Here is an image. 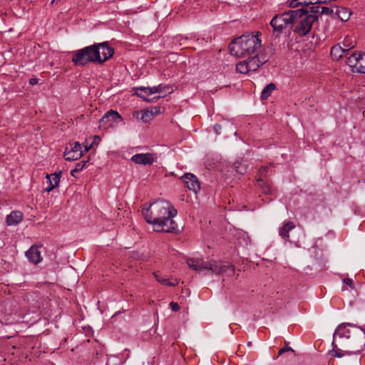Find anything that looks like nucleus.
<instances>
[{
  "instance_id": "7ed1b4c3",
  "label": "nucleus",
  "mask_w": 365,
  "mask_h": 365,
  "mask_svg": "<svg viewBox=\"0 0 365 365\" xmlns=\"http://www.w3.org/2000/svg\"><path fill=\"white\" fill-rule=\"evenodd\" d=\"M114 49L108 41L94 43L73 52L72 63L75 66H83L88 63L101 64L111 58Z\"/></svg>"
},
{
  "instance_id": "4be33fe9",
  "label": "nucleus",
  "mask_w": 365,
  "mask_h": 365,
  "mask_svg": "<svg viewBox=\"0 0 365 365\" xmlns=\"http://www.w3.org/2000/svg\"><path fill=\"white\" fill-rule=\"evenodd\" d=\"M151 93H159V96H163V97L167 93H170L173 92V88L169 85H163V84H159L158 86H155L150 88Z\"/></svg>"
},
{
  "instance_id": "f3484780",
  "label": "nucleus",
  "mask_w": 365,
  "mask_h": 365,
  "mask_svg": "<svg viewBox=\"0 0 365 365\" xmlns=\"http://www.w3.org/2000/svg\"><path fill=\"white\" fill-rule=\"evenodd\" d=\"M61 175V171L59 173H54L51 174H47L46 175V183L48 185V187L43 190L45 192H50L54 188L58 186Z\"/></svg>"
},
{
  "instance_id": "39448f33",
  "label": "nucleus",
  "mask_w": 365,
  "mask_h": 365,
  "mask_svg": "<svg viewBox=\"0 0 365 365\" xmlns=\"http://www.w3.org/2000/svg\"><path fill=\"white\" fill-rule=\"evenodd\" d=\"M187 265L197 272L207 269L212 274L217 275L227 274L232 275L235 273L234 266L231 264H222L221 262H207L203 261L201 258H190L187 260Z\"/></svg>"
},
{
  "instance_id": "ea45409f",
  "label": "nucleus",
  "mask_w": 365,
  "mask_h": 365,
  "mask_svg": "<svg viewBox=\"0 0 365 365\" xmlns=\"http://www.w3.org/2000/svg\"><path fill=\"white\" fill-rule=\"evenodd\" d=\"M251 344H252V343L250 341V342H248V344H248V346H251Z\"/></svg>"
},
{
  "instance_id": "bb28decb",
  "label": "nucleus",
  "mask_w": 365,
  "mask_h": 365,
  "mask_svg": "<svg viewBox=\"0 0 365 365\" xmlns=\"http://www.w3.org/2000/svg\"><path fill=\"white\" fill-rule=\"evenodd\" d=\"M342 44H343V46H342L343 49H344L346 51H348L350 49H351V48L355 47L356 43L351 38L346 37L343 41Z\"/></svg>"
},
{
  "instance_id": "2f4dec72",
  "label": "nucleus",
  "mask_w": 365,
  "mask_h": 365,
  "mask_svg": "<svg viewBox=\"0 0 365 365\" xmlns=\"http://www.w3.org/2000/svg\"><path fill=\"white\" fill-rule=\"evenodd\" d=\"M287 351L294 352V350L290 346L286 345L284 347L279 349L278 356Z\"/></svg>"
},
{
  "instance_id": "393cba45",
  "label": "nucleus",
  "mask_w": 365,
  "mask_h": 365,
  "mask_svg": "<svg viewBox=\"0 0 365 365\" xmlns=\"http://www.w3.org/2000/svg\"><path fill=\"white\" fill-rule=\"evenodd\" d=\"M347 51L343 49V47L341 45L338 44L331 48V56L334 59H339Z\"/></svg>"
},
{
  "instance_id": "f257e3e1",
  "label": "nucleus",
  "mask_w": 365,
  "mask_h": 365,
  "mask_svg": "<svg viewBox=\"0 0 365 365\" xmlns=\"http://www.w3.org/2000/svg\"><path fill=\"white\" fill-rule=\"evenodd\" d=\"M331 356L341 358L346 354H359L365 348V324L358 326L352 323L339 324L332 340Z\"/></svg>"
},
{
  "instance_id": "72a5a7b5",
  "label": "nucleus",
  "mask_w": 365,
  "mask_h": 365,
  "mask_svg": "<svg viewBox=\"0 0 365 365\" xmlns=\"http://www.w3.org/2000/svg\"><path fill=\"white\" fill-rule=\"evenodd\" d=\"M170 307H171L172 310L174 312H178L180 309V306L178 303L171 302L170 303Z\"/></svg>"
},
{
  "instance_id": "9b49d317",
  "label": "nucleus",
  "mask_w": 365,
  "mask_h": 365,
  "mask_svg": "<svg viewBox=\"0 0 365 365\" xmlns=\"http://www.w3.org/2000/svg\"><path fill=\"white\" fill-rule=\"evenodd\" d=\"M268 169L269 166L261 167L259 170V177L257 180V185L260 187L262 191L265 194L272 193L271 185L265 179Z\"/></svg>"
},
{
  "instance_id": "6e6552de",
  "label": "nucleus",
  "mask_w": 365,
  "mask_h": 365,
  "mask_svg": "<svg viewBox=\"0 0 365 365\" xmlns=\"http://www.w3.org/2000/svg\"><path fill=\"white\" fill-rule=\"evenodd\" d=\"M346 64L352 72L365 73V53H354L347 58Z\"/></svg>"
},
{
  "instance_id": "4468645a",
  "label": "nucleus",
  "mask_w": 365,
  "mask_h": 365,
  "mask_svg": "<svg viewBox=\"0 0 365 365\" xmlns=\"http://www.w3.org/2000/svg\"><path fill=\"white\" fill-rule=\"evenodd\" d=\"M246 61L247 67L250 71H255L259 66L263 65L268 61V57L262 54L260 56L258 54L255 55L253 57H249Z\"/></svg>"
},
{
  "instance_id": "1a4fd4ad",
  "label": "nucleus",
  "mask_w": 365,
  "mask_h": 365,
  "mask_svg": "<svg viewBox=\"0 0 365 365\" xmlns=\"http://www.w3.org/2000/svg\"><path fill=\"white\" fill-rule=\"evenodd\" d=\"M64 158L67 161H73L79 159L83 155V149L78 142L70 143L66 148Z\"/></svg>"
},
{
  "instance_id": "20e7f679",
  "label": "nucleus",
  "mask_w": 365,
  "mask_h": 365,
  "mask_svg": "<svg viewBox=\"0 0 365 365\" xmlns=\"http://www.w3.org/2000/svg\"><path fill=\"white\" fill-rule=\"evenodd\" d=\"M260 33L257 34L247 33L235 38L229 46L231 55L237 57H245L255 54L261 47V39L259 36Z\"/></svg>"
},
{
  "instance_id": "473e14b6",
  "label": "nucleus",
  "mask_w": 365,
  "mask_h": 365,
  "mask_svg": "<svg viewBox=\"0 0 365 365\" xmlns=\"http://www.w3.org/2000/svg\"><path fill=\"white\" fill-rule=\"evenodd\" d=\"M344 283L347 284L348 286L350 287L351 289H354V284L353 283V281L350 278H345L344 280H343Z\"/></svg>"
},
{
  "instance_id": "7c9ffc66",
  "label": "nucleus",
  "mask_w": 365,
  "mask_h": 365,
  "mask_svg": "<svg viewBox=\"0 0 365 365\" xmlns=\"http://www.w3.org/2000/svg\"><path fill=\"white\" fill-rule=\"evenodd\" d=\"M333 13V9L321 6L320 14L332 15Z\"/></svg>"
},
{
  "instance_id": "f704fd0d",
  "label": "nucleus",
  "mask_w": 365,
  "mask_h": 365,
  "mask_svg": "<svg viewBox=\"0 0 365 365\" xmlns=\"http://www.w3.org/2000/svg\"><path fill=\"white\" fill-rule=\"evenodd\" d=\"M331 1L332 0H314L313 4H317L322 6V4L330 3Z\"/></svg>"
},
{
  "instance_id": "58836bf2",
  "label": "nucleus",
  "mask_w": 365,
  "mask_h": 365,
  "mask_svg": "<svg viewBox=\"0 0 365 365\" xmlns=\"http://www.w3.org/2000/svg\"><path fill=\"white\" fill-rule=\"evenodd\" d=\"M160 112V108H155V111L154 113H159Z\"/></svg>"
},
{
  "instance_id": "e433bc0d",
  "label": "nucleus",
  "mask_w": 365,
  "mask_h": 365,
  "mask_svg": "<svg viewBox=\"0 0 365 365\" xmlns=\"http://www.w3.org/2000/svg\"><path fill=\"white\" fill-rule=\"evenodd\" d=\"M38 82V79L36 78H32L29 80V83L32 86L36 85Z\"/></svg>"
},
{
  "instance_id": "9d476101",
  "label": "nucleus",
  "mask_w": 365,
  "mask_h": 365,
  "mask_svg": "<svg viewBox=\"0 0 365 365\" xmlns=\"http://www.w3.org/2000/svg\"><path fill=\"white\" fill-rule=\"evenodd\" d=\"M122 121V118L117 111L110 110L100 120V127L108 128L116 125Z\"/></svg>"
},
{
  "instance_id": "412c9836",
  "label": "nucleus",
  "mask_w": 365,
  "mask_h": 365,
  "mask_svg": "<svg viewBox=\"0 0 365 365\" xmlns=\"http://www.w3.org/2000/svg\"><path fill=\"white\" fill-rule=\"evenodd\" d=\"M23 219V213L21 211H12L6 217L8 225H16Z\"/></svg>"
},
{
  "instance_id": "423d86ee",
  "label": "nucleus",
  "mask_w": 365,
  "mask_h": 365,
  "mask_svg": "<svg viewBox=\"0 0 365 365\" xmlns=\"http://www.w3.org/2000/svg\"><path fill=\"white\" fill-rule=\"evenodd\" d=\"M299 10H289L282 14H276L271 20L270 25L274 32L281 34L284 29L293 28L296 15Z\"/></svg>"
},
{
  "instance_id": "4c0bfd02",
  "label": "nucleus",
  "mask_w": 365,
  "mask_h": 365,
  "mask_svg": "<svg viewBox=\"0 0 365 365\" xmlns=\"http://www.w3.org/2000/svg\"><path fill=\"white\" fill-rule=\"evenodd\" d=\"M91 145L89 146L86 145L84 149L83 150V155L85 154L86 153H87L91 149Z\"/></svg>"
},
{
  "instance_id": "ddd939ff",
  "label": "nucleus",
  "mask_w": 365,
  "mask_h": 365,
  "mask_svg": "<svg viewBox=\"0 0 365 365\" xmlns=\"http://www.w3.org/2000/svg\"><path fill=\"white\" fill-rule=\"evenodd\" d=\"M186 187L194 192H197L200 189V182L197 178L192 173H185L181 178Z\"/></svg>"
},
{
  "instance_id": "5701e85b",
  "label": "nucleus",
  "mask_w": 365,
  "mask_h": 365,
  "mask_svg": "<svg viewBox=\"0 0 365 365\" xmlns=\"http://www.w3.org/2000/svg\"><path fill=\"white\" fill-rule=\"evenodd\" d=\"M153 274H154V277H155L156 280L159 283H160L163 285L169 286V287H174L178 284V282L177 279H175L174 282H171L168 279L164 278L158 272H155L153 273Z\"/></svg>"
},
{
  "instance_id": "a211bd4d",
  "label": "nucleus",
  "mask_w": 365,
  "mask_h": 365,
  "mask_svg": "<svg viewBox=\"0 0 365 365\" xmlns=\"http://www.w3.org/2000/svg\"><path fill=\"white\" fill-rule=\"evenodd\" d=\"M151 87H145V86H140L139 88H137V91L135 92V95L141 98H143L144 101L148 102H153L156 99H159L160 98H163V96H155L153 98H150L149 96L150 95L154 94L153 93L150 92Z\"/></svg>"
},
{
  "instance_id": "b1692460",
  "label": "nucleus",
  "mask_w": 365,
  "mask_h": 365,
  "mask_svg": "<svg viewBox=\"0 0 365 365\" xmlns=\"http://www.w3.org/2000/svg\"><path fill=\"white\" fill-rule=\"evenodd\" d=\"M336 14H337L339 19L342 21H346L349 19L351 12L350 10L346 7H340L337 8L336 11Z\"/></svg>"
},
{
  "instance_id": "6ab92c4d",
  "label": "nucleus",
  "mask_w": 365,
  "mask_h": 365,
  "mask_svg": "<svg viewBox=\"0 0 365 365\" xmlns=\"http://www.w3.org/2000/svg\"><path fill=\"white\" fill-rule=\"evenodd\" d=\"M314 0H307V4H305V8H302L303 9V14L304 15H315L320 14L321 5L313 4Z\"/></svg>"
},
{
  "instance_id": "aec40b11",
  "label": "nucleus",
  "mask_w": 365,
  "mask_h": 365,
  "mask_svg": "<svg viewBox=\"0 0 365 365\" xmlns=\"http://www.w3.org/2000/svg\"><path fill=\"white\" fill-rule=\"evenodd\" d=\"M133 116L143 123H148L153 118V113L147 110H137L133 113Z\"/></svg>"
},
{
  "instance_id": "dca6fc26",
  "label": "nucleus",
  "mask_w": 365,
  "mask_h": 365,
  "mask_svg": "<svg viewBox=\"0 0 365 365\" xmlns=\"http://www.w3.org/2000/svg\"><path fill=\"white\" fill-rule=\"evenodd\" d=\"M39 246L32 245L25 253L29 262L34 264H38L42 261Z\"/></svg>"
},
{
  "instance_id": "f8f14e48",
  "label": "nucleus",
  "mask_w": 365,
  "mask_h": 365,
  "mask_svg": "<svg viewBox=\"0 0 365 365\" xmlns=\"http://www.w3.org/2000/svg\"><path fill=\"white\" fill-rule=\"evenodd\" d=\"M295 224L292 221H284L282 226L279 228V235L285 241L295 243L296 241L292 239L289 232L294 230Z\"/></svg>"
},
{
  "instance_id": "c85d7f7f",
  "label": "nucleus",
  "mask_w": 365,
  "mask_h": 365,
  "mask_svg": "<svg viewBox=\"0 0 365 365\" xmlns=\"http://www.w3.org/2000/svg\"><path fill=\"white\" fill-rule=\"evenodd\" d=\"M87 160H83L76 164L74 169L71 171V175H73V173H78L81 171L87 163Z\"/></svg>"
},
{
  "instance_id": "a878e982",
  "label": "nucleus",
  "mask_w": 365,
  "mask_h": 365,
  "mask_svg": "<svg viewBox=\"0 0 365 365\" xmlns=\"http://www.w3.org/2000/svg\"><path fill=\"white\" fill-rule=\"evenodd\" d=\"M276 88V86L273 83L267 84L261 93V98L262 100L267 99L272 94V91Z\"/></svg>"
},
{
  "instance_id": "0eeeda50",
  "label": "nucleus",
  "mask_w": 365,
  "mask_h": 365,
  "mask_svg": "<svg viewBox=\"0 0 365 365\" xmlns=\"http://www.w3.org/2000/svg\"><path fill=\"white\" fill-rule=\"evenodd\" d=\"M299 12L296 15L293 31L299 36H305L307 35L314 24L319 19V16L304 15L303 9H299Z\"/></svg>"
},
{
  "instance_id": "f03ea898",
  "label": "nucleus",
  "mask_w": 365,
  "mask_h": 365,
  "mask_svg": "<svg viewBox=\"0 0 365 365\" xmlns=\"http://www.w3.org/2000/svg\"><path fill=\"white\" fill-rule=\"evenodd\" d=\"M142 212L145 221L153 225L157 232H170L177 228V223L173 220L177 210L168 201L157 200Z\"/></svg>"
},
{
  "instance_id": "c756f323",
  "label": "nucleus",
  "mask_w": 365,
  "mask_h": 365,
  "mask_svg": "<svg viewBox=\"0 0 365 365\" xmlns=\"http://www.w3.org/2000/svg\"><path fill=\"white\" fill-rule=\"evenodd\" d=\"M307 4V0H289L288 6L291 8H296L300 5H305Z\"/></svg>"
},
{
  "instance_id": "c9c22d12",
  "label": "nucleus",
  "mask_w": 365,
  "mask_h": 365,
  "mask_svg": "<svg viewBox=\"0 0 365 365\" xmlns=\"http://www.w3.org/2000/svg\"><path fill=\"white\" fill-rule=\"evenodd\" d=\"M213 128L216 134H220L222 126L220 124H215Z\"/></svg>"
},
{
  "instance_id": "cd10ccee",
  "label": "nucleus",
  "mask_w": 365,
  "mask_h": 365,
  "mask_svg": "<svg viewBox=\"0 0 365 365\" xmlns=\"http://www.w3.org/2000/svg\"><path fill=\"white\" fill-rule=\"evenodd\" d=\"M236 71L240 73L250 72L246 61H240L236 65Z\"/></svg>"
},
{
  "instance_id": "2eb2a0df",
  "label": "nucleus",
  "mask_w": 365,
  "mask_h": 365,
  "mask_svg": "<svg viewBox=\"0 0 365 365\" xmlns=\"http://www.w3.org/2000/svg\"><path fill=\"white\" fill-rule=\"evenodd\" d=\"M156 158L155 155L152 153H138L133 155L131 157V160L139 165H151L154 163Z\"/></svg>"
}]
</instances>
